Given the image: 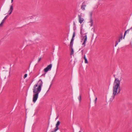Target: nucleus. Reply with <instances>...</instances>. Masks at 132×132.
I'll return each instance as SVG.
<instances>
[{
    "label": "nucleus",
    "instance_id": "26",
    "mask_svg": "<svg viewBox=\"0 0 132 132\" xmlns=\"http://www.w3.org/2000/svg\"><path fill=\"white\" fill-rule=\"evenodd\" d=\"M81 52H82V54H83V50H81Z\"/></svg>",
    "mask_w": 132,
    "mask_h": 132
},
{
    "label": "nucleus",
    "instance_id": "8",
    "mask_svg": "<svg viewBox=\"0 0 132 132\" xmlns=\"http://www.w3.org/2000/svg\"><path fill=\"white\" fill-rule=\"evenodd\" d=\"M13 10V6L12 5L10 6V10L9 11V14H11Z\"/></svg>",
    "mask_w": 132,
    "mask_h": 132
},
{
    "label": "nucleus",
    "instance_id": "15",
    "mask_svg": "<svg viewBox=\"0 0 132 132\" xmlns=\"http://www.w3.org/2000/svg\"><path fill=\"white\" fill-rule=\"evenodd\" d=\"M71 48V52L70 54L71 55H72L73 54V50L72 48H72Z\"/></svg>",
    "mask_w": 132,
    "mask_h": 132
},
{
    "label": "nucleus",
    "instance_id": "1",
    "mask_svg": "<svg viewBox=\"0 0 132 132\" xmlns=\"http://www.w3.org/2000/svg\"><path fill=\"white\" fill-rule=\"evenodd\" d=\"M43 82L41 79H40L37 83L33 86V102L35 103L38 97V95L41 90Z\"/></svg>",
    "mask_w": 132,
    "mask_h": 132
},
{
    "label": "nucleus",
    "instance_id": "4",
    "mask_svg": "<svg viewBox=\"0 0 132 132\" xmlns=\"http://www.w3.org/2000/svg\"><path fill=\"white\" fill-rule=\"evenodd\" d=\"M52 67V64H50V65L47 66V67L46 68H45L44 69V71L46 73L49 70H51Z\"/></svg>",
    "mask_w": 132,
    "mask_h": 132
},
{
    "label": "nucleus",
    "instance_id": "27",
    "mask_svg": "<svg viewBox=\"0 0 132 132\" xmlns=\"http://www.w3.org/2000/svg\"><path fill=\"white\" fill-rule=\"evenodd\" d=\"M45 73L44 74H43L42 75V76H45Z\"/></svg>",
    "mask_w": 132,
    "mask_h": 132
},
{
    "label": "nucleus",
    "instance_id": "22",
    "mask_svg": "<svg viewBox=\"0 0 132 132\" xmlns=\"http://www.w3.org/2000/svg\"><path fill=\"white\" fill-rule=\"evenodd\" d=\"M41 57H40L39 58L38 60V62H39L41 60Z\"/></svg>",
    "mask_w": 132,
    "mask_h": 132
},
{
    "label": "nucleus",
    "instance_id": "9",
    "mask_svg": "<svg viewBox=\"0 0 132 132\" xmlns=\"http://www.w3.org/2000/svg\"><path fill=\"white\" fill-rule=\"evenodd\" d=\"M132 29V27L130 29H128L127 30H126V31H125L124 34V36H123V39L124 38L125 36L126 33H127V31H128V33L130 30H131Z\"/></svg>",
    "mask_w": 132,
    "mask_h": 132
},
{
    "label": "nucleus",
    "instance_id": "19",
    "mask_svg": "<svg viewBox=\"0 0 132 132\" xmlns=\"http://www.w3.org/2000/svg\"><path fill=\"white\" fill-rule=\"evenodd\" d=\"M8 15H7L4 18V19L2 20H4V21H5V19L7 18V17H8Z\"/></svg>",
    "mask_w": 132,
    "mask_h": 132
},
{
    "label": "nucleus",
    "instance_id": "2",
    "mask_svg": "<svg viewBox=\"0 0 132 132\" xmlns=\"http://www.w3.org/2000/svg\"><path fill=\"white\" fill-rule=\"evenodd\" d=\"M120 84V81L119 79L115 78L113 86V95L110 99V101H112L114 99L116 95L120 93L121 90Z\"/></svg>",
    "mask_w": 132,
    "mask_h": 132
},
{
    "label": "nucleus",
    "instance_id": "17",
    "mask_svg": "<svg viewBox=\"0 0 132 132\" xmlns=\"http://www.w3.org/2000/svg\"><path fill=\"white\" fill-rule=\"evenodd\" d=\"M4 20H2V21L1 23L0 24V27L2 26L3 25V24L4 23Z\"/></svg>",
    "mask_w": 132,
    "mask_h": 132
},
{
    "label": "nucleus",
    "instance_id": "14",
    "mask_svg": "<svg viewBox=\"0 0 132 132\" xmlns=\"http://www.w3.org/2000/svg\"><path fill=\"white\" fill-rule=\"evenodd\" d=\"M123 36L122 34H121V36L119 37V40L118 42H120V40L122 39Z\"/></svg>",
    "mask_w": 132,
    "mask_h": 132
},
{
    "label": "nucleus",
    "instance_id": "28",
    "mask_svg": "<svg viewBox=\"0 0 132 132\" xmlns=\"http://www.w3.org/2000/svg\"><path fill=\"white\" fill-rule=\"evenodd\" d=\"M51 85H50V87H49V88L48 90H49V89H50V87H51Z\"/></svg>",
    "mask_w": 132,
    "mask_h": 132
},
{
    "label": "nucleus",
    "instance_id": "21",
    "mask_svg": "<svg viewBox=\"0 0 132 132\" xmlns=\"http://www.w3.org/2000/svg\"><path fill=\"white\" fill-rule=\"evenodd\" d=\"M118 43V42L117 41L116 42V44L115 45V47H116Z\"/></svg>",
    "mask_w": 132,
    "mask_h": 132
},
{
    "label": "nucleus",
    "instance_id": "6",
    "mask_svg": "<svg viewBox=\"0 0 132 132\" xmlns=\"http://www.w3.org/2000/svg\"><path fill=\"white\" fill-rule=\"evenodd\" d=\"M60 122L59 121H57L56 124V125L55 128V130H57L59 129L58 127V126L60 125Z\"/></svg>",
    "mask_w": 132,
    "mask_h": 132
},
{
    "label": "nucleus",
    "instance_id": "24",
    "mask_svg": "<svg viewBox=\"0 0 132 132\" xmlns=\"http://www.w3.org/2000/svg\"><path fill=\"white\" fill-rule=\"evenodd\" d=\"M80 34L81 35H82V31L81 30V31L80 32Z\"/></svg>",
    "mask_w": 132,
    "mask_h": 132
},
{
    "label": "nucleus",
    "instance_id": "31",
    "mask_svg": "<svg viewBox=\"0 0 132 132\" xmlns=\"http://www.w3.org/2000/svg\"><path fill=\"white\" fill-rule=\"evenodd\" d=\"M79 132H81V131H79Z\"/></svg>",
    "mask_w": 132,
    "mask_h": 132
},
{
    "label": "nucleus",
    "instance_id": "5",
    "mask_svg": "<svg viewBox=\"0 0 132 132\" xmlns=\"http://www.w3.org/2000/svg\"><path fill=\"white\" fill-rule=\"evenodd\" d=\"M78 16L79 22L80 24H81L84 21V19L82 18V15L81 14L80 15H79Z\"/></svg>",
    "mask_w": 132,
    "mask_h": 132
},
{
    "label": "nucleus",
    "instance_id": "13",
    "mask_svg": "<svg viewBox=\"0 0 132 132\" xmlns=\"http://www.w3.org/2000/svg\"><path fill=\"white\" fill-rule=\"evenodd\" d=\"M75 35H76V33H75V31H74L73 32V35H72V37L71 39L74 40V38L75 37Z\"/></svg>",
    "mask_w": 132,
    "mask_h": 132
},
{
    "label": "nucleus",
    "instance_id": "23",
    "mask_svg": "<svg viewBox=\"0 0 132 132\" xmlns=\"http://www.w3.org/2000/svg\"><path fill=\"white\" fill-rule=\"evenodd\" d=\"M97 97H96L95 100H94V102H95L96 103V101L97 100Z\"/></svg>",
    "mask_w": 132,
    "mask_h": 132
},
{
    "label": "nucleus",
    "instance_id": "3",
    "mask_svg": "<svg viewBox=\"0 0 132 132\" xmlns=\"http://www.w3.org/2000/svg\"><path fill=\"white\" fill-rule=\"evenodd\" d=\"M82 38L81 39L82 40H84V42L82 44V45H84L85 47L86 46V43L87 41V37L86 35H85L84 36H82Z\"/></svg>",
    "mask_w": 132,
    "mask_h": 132
},
{
    "label": "nucleus",
    "instance_id": "30",
    "mask_svg": "<svg viewBox=\"0 0 132 132\" xmlns=\"http://www.w3.org/2000/svg\"><path fill=\"white\" fill-rule=\"evenodd\" d=\"M98 6L97 5V7H96V8H97L98 7Z\"/></svg>",
    "mask_w": 132,
    "mask_h": 132
},
{
    "label": "nucleus",
    "instance_id": "11",
    "mask_svg": "<svg viewBox=\"0 0 132 132\" xmlns=\"http://www.w3.org/2000/svg\"><path fill=\"white\" fill-rule=\"evenodd\" d=\"M90 20L89 22L90 23V26L91 27L92 26L93 24V22L92 18H90Z\"/></svg>",
    "mask_w": 132,
    "mask_h": 132
},
{
    "label": "nucleus",
    "instance_id": "7",
    "mask_svg": "<svg viewBox=\"0 0 132 132\" xmlns=\"http://www.w3.org/2000/svg\"><path fill=\"white\" fill-rule=\"evenodd\" d=\"M84 2L81 5V9L83 11L85 10V7L86 6V5L84 4Z\"/></svg>",
    "mask_w": 132,
    "mask_h": 132
},
{
    "label": "nucleus",
    "instance_id": "16",
    "mask_svg": "<svg viewBox=\"0 0 132 132\" xmlns=\"http://www.w3.org/2000/svg\"><path fill=\"white\" fill-rule=\"evenodd\" d=\"M93 12L91 11L89 13V15L90 17V18H92V16L93 15Z\"/></svg>",
    "mask_w": 132,
    "mask_h": 132
},
{
    "label": "nucleus",
    "instance_id": "10",
    "mask_svg": "<svg viewBox=\"0 0 132 132\" xmlns=\"http://www.w3.org/2000/svg\"><path fill=\"white\" fill-rule=\"evenodd\" d=\"M74 40L73 39H71L70 45V48H72V47Z\"/></svg>",
    "mask_w": 132,
    "mask_h": 132
},
{
    "label": "nucleus",
    "instance_id": "29",
    "mask_svg": "<svg viewBox=\"0 0 132 132\" xmlns=\"http://www.w3.org/2000/svg\"><path fill=\"white\" fill-rule=\"evenodd\" d=\"M13 0H11V3H12L13 2Z\"/></svg>",
    "mask_w": 132,
    "mask_h": 132
},
{
    "label": "nucleus",
    "instance_id": "18",
    "mask_svg": "<svg viewBox=\"0 0 132 132\" xmlns=\"http://www.w3.org/2000/svg\"><path fill=\"white\" fill-rule=\"evenodd\" d=\"M78 98L80 102L81 99V95H80L78 97Z\"/></svg>",
    "mask_w": 132,
    "mask_h": 132
},
{
    "label": "nucleus",
    "instance_id": "25",
    "mask_svg": "<svg viewBox=\"0 0 132 132\" xmlns=\"http://www.w3.org/2000/svg\"><path fill=\"white\" fill-rule=\"evenodd\" d=\"M57 130H55V129H54V131H52V132H56Z\"/></svg>",
    "mask_w": 132,
    "mask_h": 132
},
{
    "label": "nucleus",
    "instance_id": "20",
    "mask_svg": "<svg viewBox=\"0 0 132 132\" xmlns=\"http://www.w3.org/2000/svg\"><path fill=\"white\" fill-rule=\"evenodd\" d=\"M27 76V74H25L24 75V78L25 79V78H26Z\"/></svg>",
    "mask_w": 132,
    "mask_h": 132
},
{
    "label": "nucleus",
    "instance_id": "12",
    "mask_svg": "<svg viewBox=\"0 0 132 132\" xmlns=\"http://www.w3.org/2000/svg\"><path fill=\"white\" fill-rule=\"evenodd\" d=\"M84 59H85V63H88V61L87 58L86 57L85 55H84Z\"/></svg>",
    "mask_w": 132,
    "mask_h": 132
}]
</instances>
